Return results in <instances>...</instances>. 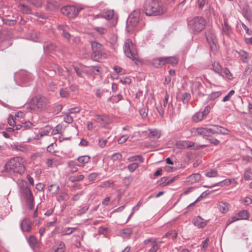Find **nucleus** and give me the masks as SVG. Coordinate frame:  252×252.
Masks as SVG:
<instances>
[{
  "label": "nucleus",
  "instance_id": "obj_27",
  "mask_svg": "<svg viewBox=\"0 0 252 252\" xmlns=\"http://www.w3.org/2000/svg\"><path fill=\"white\" fill-rule=\"evenodd\" d=\"M77 165L73 160H71L68 162V167L71 173L76 172L78 169L77 167Z\"/></svg>",
  "mask_w": 252,
  "mask_h": 252
},
{
  "label": "nucleus",
  "instance_id": "obj_14",
  "mask_svg": "<svg viewBox=\"0 0 252 252\" xmlns=\"http://www.w3.org/2000/svg\"><path fill=\"white\" fill-rule=\"evenodd\" d=\"M23 193L27 203L33 202L34 198L30 189L27 187L24 189Z\"/></svg>",
  "mask_w": 252,
  "mask_h": 252
},
{
  "label": "nucleus",
  "instance_id": "obj_11",
  "mask_svg": "<svg viewBox=\"0 0 252 252\" xmlns=\"http://www.w3.org/2000/svg\"><path fill=\"white\" fill-rule=\"evenodd\" d=\"M177 146L181 149H188L192 148L193 149H198L199 147L198 146H195V143L190 141H182L177 143Z\"/></svg>",
  "mask_w": 252,
  "mask_h": 252
},
{
  "label": "nucleus",
  "instance_id": "obj_26",
  "mask_svg": "<svg viewBox=\"0 0 252 252\" xmlns=\"http://www.w3.org/2000/svg\"><path fill=\"white\" fill-rule=\"evenodd\" d=\"M230 30V27L228 25L227 22L224 20V24L222 25V34L227 36L229 35Z\"/></svg>",
  "mask_w": 252,
  "mask_h": 252
},
{
  "label": "nucleus",
  "instance_id": "obj_21",
  "mask_svg": "<svg viewBox=\"0 0 252 252\" xmlns=\"http://www.w3.org/2000/svg\"><path fill=\"white\" fill-rule=\"evenodd\" d=\"M208 0H197V6L199 10H202L205 7H208Z\"/></svg>",
  "mask_w": 252,
  "mask_h": 252
},
{
  "label": "nucleus",
  "instance_id": "obj_7",
  "mask_svg": "<svg viewBox=\"0 0 252 252\" xmlns=\"http://www.w3.org/2000/svg\"><path fill=\"white\" fill-rule=\"evenodd\" d=\"M91 45L93 51L91 58L94 61L100 62V60L106 58V54L103 51V46L100 43L93 41L91 42Z\"/></svg>",
  "mask_w": 252,
  "mask_h": 252
},
{
  "label": "nucleus",
  "instance_id": "obj_62",
  "mask_svg": "<svg viewBox=\"0 0 252 252\" xmlns=\"http://www.w3.org/2000/svg\"><path fill=\"white\" fill-rule=\"evenodd\" d=\"M94 30L97 31L99 33L101 34H105L107 32V30L106 29L102 28V27H94Z\"/></svg>",
  "mask_w": 252,
  "mask_h": 252
},
{
  "label": "nucleus",
  "instance_id": "obj_29",
  "mask_svg": "<svg viewBox=\"0 0 252 252\" xmlns=\"http://www.w3.org/2000/svg\"><path fill=\"white\" fill-rule=\"evenodd\" d=\"M191 98V95L189 93L185 92L182 94V100L184 104H188Z\"/></svg>",
  "mask_w": 252,
  "mask_h": 252
},
{
  "label": "nucleus",
  "instance_id": "obj_50",
  "mask_svg": "<svg viewBox=\"0 0 252 252\" xmlns=\"http://www.w3.org/2000/svg\"><path fill=\"white\" fill-rule=\"evenodd\" d=\"M139 166L137 163L134 162L128 165L127 168L130 172L134 171Z\"/></svg>",
  "mask_w": 252,
  "mask_h": 252
},
{
  "label": "nucleus",
  "instance_id": "obj_18",
  "mask_svg": "<svg viewBox=\"0 0 252 252\" xmlns=\"http://www.w3.org/2000/svg\"><path fill=\"white\" fill-rule=\"evenodd\" d=\"M57 46L54 43H48L43 46V49L46 53H51L56 50Z\"/></svg>",
  "mask_w": 252,
  "mask_h": 252
},
{
  "label": "nucleus",
  "instance_id": "obj_55",
  "mask_svg": "<svg viewBox=\"0 0 252 252\" xmlns=\"http://www.w3.org/2000/svg\"><path fill=\"white\" fill-rule=\"evenodd\" d=\"M168 180V177H163L161 178L160 180L158 181V185L162 186L168 185V184H166Z\"/></svg>",
  "mask_w": 252,
  "mask_h": 252
},
{
  "label": "nucleus",
  "instance_id": "obj_51",
  "mask_svg": "<svg viewBox=\"0 0 252 252\" xmlns=\"http://www.w3.org/2000/svg\"><path fill=\"white\" fill-rule=\"evenodd\" d=\"M128 160L129 161H135V160H138L141 163H142L143 162V157L140 155H137L135 156H132L131 157H130L128 158Z\"/></svg>",
  "mask_w": 252,
  "mask_h": 252
},
{
  "label": "nucleus",
  "instance_id": "obj_17",
  "mask_svg": "<svg viewBox=\"0 0 252 252\" xmlns=\"http://www.w3.org/2000/svg\"><path fill=\"white\" fill-rule=\"evenodd\" d=\"M47 67L50 71L53 70L54 71V73L51 74V75H54V74H56L57 72L60 76H62L63 75V69L61 67H59L56 64L53 63L50 66H48Z\"/></svg>",
  "mask_w": 252,
  "mask_h": 252
},
{
  "label": "nucleus",
  "instance_id": "obj_24",
  "mask_svg": "<svg viewBox=\"0 0 252 252\" xmlns=\"http://www.w3.org/2000/svg\"><path fill=\"white\" fill-rule=\"evenodd\" d=\"M91 158L89 156H80L77 158L78 161L82 164L83 166L85 164L88 163L90 160Z\"/></svg>",
  "mask_w": 252,
  "mask_h": 252
},
{
  "label": "nucleus",
  "instance_id": "obj_61",
  "mask_svg": "<svg viewBox=\"0 0 252 252\" xmlns=\"http://www.w3.org/2000/svg\"><path fill=\"white\" fill-rule=\"evenodd\" d=\"M98 174L95 172H93L91 173L88 177V180L89 181H94L96 180Z\"/></svg>",
  "mask_w": 252,
  "mask_h": 252
},
{
  "label": "nucleus",
  "instance_id": "obj_30",
  "mask_svg": "<svg viewBox=\"0 0 252 252\" xmlns=\"http://www.w3.org/2000/svg\"><path fill=\"white\" fill-rule=\"evenodd\" d=\"M239 220H247L249 218V214L247 211L243 210L237 214Z\"/></svg>",
  "mask_w": 252,
  "mask_h": 252
},
{
  "label": "nucleus",
  "instance_id": "obj_20",
  "mask_svg": "<svg viewBox=\"0 0 252 252\" xmlns=\"http://www.w3.org/2000/svg\"><path fill=\"white\" fill-rule=\"evenodd\" d=\"M238 54L241 57V60L243 63H247L251 58V55L244 50H240Z\"/></svg>",
  "mask_w": 252,
  "mask_h": 252
},
{
  "label": "nucleus",
  "instance_id": "obj_57",
  "mask_svg": "<svg viewBox=\"0 0 252 252\" xmlns=\"http://www.w3.org/2000/svg\"><path fill=\"white\" fill-rule=\"evenodd\" d=\"M22 124L23 130L30 129L32 126L33 125V124L30 121H27L24 123H22Z\"/></svg>",
  "mask_w": 252,
  "mask_h": 252
},
{
  "label": "nucleus",
  "instance_id": "obj_15",
  "mask_svg": "<svg viewBox=\"0 0 252 252\" xmlns=\"http://www.w3.org/2000/svg\"><path fill=\"white\" fill-rule=\"evenodd\" d=\"M164 57H159L152 60L153 65L156 68H160L165 64Z\"/></svg>",
  "mask_w": 252,
  "mask_h": 252
},
{
  "label": "nucleus",
  "instance_id": "obj_40",
  "mask_svg": "<svg viewBox=\"0 0 252 252\" xmlns=\"http://www.w3.org/2000/svg\"><path fill=\"white\" fill-rule=\"evenodd\" d=\"M28 242L31 247L32 248H33L36 246L37 244V240L34 236L31 235L29 237Z\"/></svg>",
  "mask_w": 252,
  "mask_h": 252
},
{
  "label": "nucleus",
  "instance_id": "obj_31",
  "mask_svg": "<svg viewBox=\"0 0 252 252\" xmlns=\"http://www.w3.org/2000/svg\"><path fill=\"white\" fill-rule=\"evenodd\" d=\"M205 117L202 112H198L196 113L192 117V120L195 122H197L201 121Z\"/></svg>",
  "mask_w": 252,
  "mask_h": 252
},
{
  "label": "nucleus",
  "instance_id": "obj_36",
  "mask_svg": "<svg viewBox=\"0 0 252 252\" xmlns=\"http://www.w3.org/2000/svg\"><path fill=\"white\" fill-rule=\"evenodd\" d=\"M60 96L63 98H66L69 96L70 92L68 88H62L60 91Z\"/></svg>",
  "mask_w": 252,
  "mask_h": 252
},
{
  "label": "nucleus",
  "instance_id": "obj_1",
  "mask_svg": "<svg viewBox=\"0 0 252 252\" xmlns=\"http://www.w3.org/2000/svg\"><path fill=\"white\" fill-rule=\"evenodd\" d=\"M25 170L22 158L15 157L7 161L4 167L3 172H7L9 174H23Z\"/></svg>",
  "mask_w": 252,
  "mask_h": 252
},
{
  "label": "nucleus",
  "instance_id": "obj_4",
  "mask_svg": "<svg viewBox=\"0 0 252 252\" xmlns=\"http://www.w3.org/2000/svg\"><path fill=\"white\" fill-rule=\"evenodd\" d=\"M123 49L124 53L127 57L131 59L136 64L140 62L136 46L131 40L126 39L124 43Z\"/></svg>",
  "mask_w": 252,
  "mask_h": 252
},
{
  "label": "nucleus",
  "instance_id": "obj_64",
  "mask_svg": "<svg viewBox=\"0 0 252 252\" xmlns=\"http://www.w3.org/2000/svg\"><path fill=\"white\" fill-rule=\"evenodd\" d=\"M64 121L67 123L71 124L73 122V118L70 116L68 113H66L64 117Z\"/></svg>",
  "mask_w": 252,
  "mask_h": 252
},
{
  "label": "nucleus",
  "instance_id": "obj_35",
  "mask_svg": "<svg viewBox=\"0 0 252 252\" xmlns=\"http://www.w3.org/2000/svg\"><path fill=\"white\" fill-rule=\"evenodd\" d=\"M84 178V176L83 175L70 176L69 177V181H70L71 182H79L83 180Z\"/></svg>",
  "mask_w": 252,
  "mask_h": 252
},
{
  "label": "nucleus",
  "instance_id": "obj_53",
  "mask_svg": "<svg viewBox=\"0 0 252 252\" xmlns=\"http://www.w3.org/2000/svg\"><path fill=\"white\" fill-rule=\"evenodd\" d=\"M205 175L208 177H214L217 175V171L215 169H211L210 171L205 173Z\"/></svg>",
  "mask_w": 252,
  "mask_h": 252
},
{
  "label": "nucleus",
  "instance_id": "obj_49",
  "mask_svg": "<svg viewBox=\"0 0 252 252\" xmlns=\"http://www.w3.org/2000/svg\"><path fill=\"white\" fill-rule=\"evenodd\" d=\"M158 243L157 242L153 241L152 247L149 249L148 252H156L158 250Z\"/></svg>",
  "mask_w": 252,
  "mask_h": 252
},
{
  "label": "nucleus",
  "instance_id": "obj_3",
  "mask_svg": "<svg viewBox=\"0 0 252 252\" xmlns=\"http://www.w3.org/2000/svg\"><path fill=\"white\" fill-rule=\"evenodd\" d=\"M49 103V101L46 97L38 95L32 98L29 104L32 110L42 111L47 108Z\"/></svg>",
  "mask_w": 252,
  "mask_h": 252
},
{
  "label": "nucleus",
  "instance_id": "obj_52",
  "mask_svg": "<svg viewBox=\"0 0 252 252\" xmlns=\"http://www.w3.org/2000/svg\"><path fill=\"white\" fill-rule=\"evenodd\" d=\"M132 233V229L130 228H125L122 230V235L124 237H126Z\"/></svg>",
  "mask_w": 252,
  "mask_h": 252
},
{
  "label": "nucleus",
  "instance_id": "obj_10",
  "mask_svg": "<svg viewBox=\"0 0 252 252\" xmlns=\"http://www.w3.org/2000/svg\"><path fill=\"white\" fill-rule=\"evenodd\" d=\"M206 39L211 49L215 46L218 43V40L215 32L211 30H208L205 32Z\"/></svg>",
  "mask_w": 252,
  "mask_h": 252
},
{
  "label": "nucleus",
  "instance_id": "obj_19",
  "mask_svg": "<svg viewBox=\"0 0 252 252\" xmlns=\"http://www.w3.org/2000/svg\"><path fill=\"white\" fill-rule=\"evenodd\" d=\"M194 224L198 227V228L204 227L207 223L200 216H197L194 220Z\"/></svg>",
  "mask_w": 252,
  "mask_h": 252
},
{
  "label": "nucleus",
  "instance_id": "obj_5",
  "mask_svg": "<svg viewBox=\"0 0 252 252\" xmlns=\"http://www.w3.org/2000/svg\"><path fill=\"white\" fill-rule=\"evenodd\" d=\"M206 25V20L200 16L194 17L188 23L189 28L194 34H197L202 31L205 29Z\"/></svg>",
  "mask_w": 252,
  "mask_h": 252
},
{
  "label": "nucleus",
  "instance_id": "obj_63",
  "mask_svg": "<svg viewBox=\"0 0 252 252\" xmlns=\"http://www.w3.org/2000/svg\"><path fill=\"white\" fill-rule=\"evenodd\" d=\"M219 128H220V131H219L220 134L227 135L230 132L229 130H228V129H227L223 126H220V127Z\"/></svg>",
  "mask_w": 252,
  "mask_h": 252
},
{
  "label": "nucleus",
  "instance_id": "obj_37",
  "mask_svg": "<svg viewBox=\"0 0 252 252\" xmlns=\"http://www.w3.org/2000/svg\"><path fill=\"white\" fill-rule=\"evenodd\" d=\"M88 70L85 72H90L95 74H98L100 72L99 67L97 66H90L88 67Z\"/></svg>",
  "mask_w": 252,
  "mask_h": 252
},
{
  "label": "nucleus",
  "instance_id": "obj_33",
  "mask_svg": "<svg viewBox=\"0 0 252 252\" xmlns=\"http://www.w3.org/2000/svg\"><path fill=\"white\" fill-rule=\"evenodd\" d=\"M123 98V96L121 94H118L116 95H113L108 98V101L112 102V103H117Z\"/></svg>",
  "mask_w": 252,
  "mask_h": 252
},
{
  "label": "nucleus",
  "instance_id": "obj_48",
  "mask_svg": "<svg viewBox=\"0 0 252 252\" xmlns=\"http://www.w3.org/2000/svg\"><path fill=\"white\" fill-rule=\"evenodd\" d=\"M51 128L49 126H46L45 128L40 132V137L47 135L49 133Z\"/></svg>",
  "mask_w": 252,
  "mask_h": 252
},
{
  "label": "nucleus",
  "instance_id": "obj_54",
  "mask_svg": "<svg viewBox=\"0 0 252 252\" xmlns=\"http://www.w3.org/2000/svg\"><path fill=\"white\" fill-rule=\"evenodd\" d=\"M113 185H114L113 182H112L110 180H107V181L103 182L101 184L100 187L102 188H107V187H110L111 186H113Z\"/></svg>",
  "mask_w": 252,
  "mask_h": 252
},
{
  "label": "nucleus",
  "instance_id": "obj_59",
  "mask_svg": "<svg viewBox=\"0 0 252 252\" xmlns=\"http://www.w3.org/2000/svg\"><path fill=\"white\" fill-rule=\"evenodd\" d=\"M139 113L143 118H145L148 115V109L143 107L139 109Z\"/></svg>",
  "mask_w": 252,
  "mask_h": 252
},
{
  "label": "nucleus",
  "instance_id": "obj_16",
  "mask_svg": "<svg viewBox=\"0 0 252 252\" xmlns=\"http://www.w3.org/2000/svg\"><path fill=\"white\" fill-rule=\"evenodd\" d=\"M201 175L199 173H194L189 176L187 178V181L190 184L198 182L201 180Z\"/></svg>",
  "mask_w": 252,
  "mask_h": 252
},
{
  "label": "nucleus",
  "instance_id": "obj_22",
  "mask_svg": "<svg viewBox=\"0 0 252 252\" xmlns=\"http://www.w3.org/2000/svg\"><path fill=\"white\" fill-rule=\"evenodd\" d=\"M165 63L166 64H170L172 65H175L178 63V60L174 57H164Z\"/></svg>",
  "mask_w": 252,
  "mask_h": 252
},
{
  "label": "nucleus",
  "instance_id": "obj_47",
  "mask_svg": "<svg viewBox=\"0 0 252 252\" xmlns=\"http://www.w3.org/2000/svg\"><path fill=\"white\" fill-rule=\"evenodd\" d=\"M69 197L68 194L66 192H62L61 195L58 196L57 198V200L59 202H61L62 201L65 199H68Z\"/></svg>",
  "mask_w": 252,
  "mask_h": 252
},
{
  "label": "nucleus",
  "instance_id": "obj_13",
  "mask_svg": "<svg viewBox=\"0 0 252 252\" xmlns=\"http://www.w3.org/2000/svg\"><path fill=\"white\" fill-rule=\"evenodd\" d=\"M20 227L23 232H29L31 230V222L28 218H25L21 222Z\"/></svg>",
  "mask_w": 252,
  "mask_h": 252
},
{
  "label": "nucleus",
  "instance_id": "obj_42",
  "mask_svg": "<svg viewBox=\"0 0 252 252\" xmlns=\"http://www.w3.org/2000/svg\"><path fill=\"white\" fill-rule=\"evenodd\" d=\"M60 187L58 184L51 185L49 187V190L52 193H56L59 190Z\"/></svg>",
  "mask_w": 252,
  "mask_h": 252
},
{
  "label": "nucleus",
  "instance_id": "obj_2",
  "mask_svg": "<svg viewBox=\"0 0 252 252\" xmlns=\"http://www.w3.org/2000/svg\"><path fill=\"white\" fill-rule=\"evenodd\" d=\"M143 8L145 14L148 16H155L163 13L162 4L158 0H153L148 3H145Z\"/></svg>",
  "mask_w": 252,
  "mask_h": 252
},
{
  "label": "nucleus",
  "instance_id": "obj_9",
  "mask_svg": "<svg viewBox=\"0 0 252 252\" xmlns=\"http://www.w3.org/2000/svg\"><path fill=\"white\" fill-rule=\"evenodd\" d=\"M192 94L197 97H202L206 95V90L204 86L199 82H195L192 84Z\"/></svg>",
  "mask_w": 252,
  "mask_h": 252
},
{
  "label": "nucleus",
  "instance_id": "obj_28",
  "mask_svg": "<svg viewBox=\"0 0 252 252\" xmlns=\"http://www.w3.org/2000/svg\"><path fill=\"white\" fill-rule=\"evenodd\" d=\"M114 12L113 10H107V11L103 13L101 15V17L105 18L107 20H110L113 18L114 16Z\"/></svg>",
  "mask_w": 252,
  "mask_h": 252
},
{
  "label": "nucleus",
  "instance_id": "obj_43",
  "mask_svg": "<svg viewBox=\"0 0 252 252\" xmlns=\"http://www.w3.org/2000/svg\"><path fill=\"white\" fill-rule=\"evenodd\" d=\"M243 12L244 16L247 18L251 15L252 12L248 5H247L243 8Z\"/></svg>",
  "mask_w": 252,
  "mask_h": 252
},
{
  "label": "nucleus",
  "instance_id": "obj_38",
  "mask_svg": "<svg viewBox=\"0 0 252 252\" xmlns=\"http://www.w3.org/2000/svg\"><path fill=\"white\" fill-rule=\"evenodd\" d=\"M213 70L220 75H222V67L219 63H214L212 65Z\"/></svg>",
  "mask_w": 252,
  "mask_h": 252
},
{
  "label": "nucleus",
  "instance_id": "obj_46",
  "mask_svg": "<svg viewBox=\"0 0 252 252\" xmlns=\"http://www.w3.org/2000/svg\"><path fill=\"white\" fill-rule=\"evenodd\" d=\"M232 182V181L231 179H225L223 180V181L220 182L219 183H217L216 185L211 186L210 187H214L216 186H223V185H226L228 186L230 185Z\"/></svg>",
  "mask_w": 252,
  "mask_h": 252
},
{
  "label": "nucleus",
  "instance_id": "obj_44",
  "mask_svg": "<svg viewBox=\"0 0 252 252\" xmlns=\"http://www.w3.org/2000/svg\"><path fill=\"white\" fill-rule=\"evenodd\" d=\"M105 92L106 91L103 89H102L99 88H97L95 90V95L97 98L100 99L102 97Z\"/></svg>",
  "mask_w": 252,
  "mask_h": 252
},
{
  "label": "nucleus",
  "instance_id": "obj_39",
  "mask_svg": "<svg viewBox=\"0 0 252 252\" xmlns=\"http://www.w3.org/2000/svg\"><path fill=\"white\" fill-rule=\"evenodd\" d=\"M221 94V92L220 91H217L212 93L211 94H210L208 96V100H214L216 98L219 97Z\"/></svg>",
  "mask_w": 252,
  "mask_h": 252
},
{
  "label": "nucleus",
  "instance_id": "obj_12",
  "mask_svg": "<svg viewBox=\"0 0 252 252\" xmlns=\"http://www.w3.org/2000/svg\"><path fill=\"white\" fill-rule=\"evenodd\" d=\"M191 132L194 135H199L202 136H208L207 128L205 127H193L191 129Z\"/></svg>",
  "mask_w": 252,
  "mask_h": 252
},
{
  "label": "nucleus",
  "instance_id": "obj_6",
  "mask_svg": "<svg viewBox=\"0 0 252 252\" xmlns=\"http://www.w3.org/2000/svg\"><path fill=\"white\" fill-rule=\"evenodd\" d=\"M143 10L141 9H135L128 16L126 22V30L128 32H132L137 25L140 19V15Z\"/></svg>",
  "mask_w": 252,
  "mask_h": 252
},
{
  "label": "nucleus",
  "instance_id": "obj_60",
  "mask_svg": "<svg viewBox=\"0 0 252 252\" xmlns=\"http://www.w3.org/2000/svg\"><path fill=\"white\" fill-rule=\"evenodd\" d=\"M27 1L35 6L40 7L41 6V0H27Z\"/></svg>",
  "mask_w": 252,
  "mask_h": 252
},
{
  "label": "nucleus",
  "instance_id": "obj_25",
  "mask_svg": "<svg viewBox=\"0 0 252 252\" xmlns=\"http://www.w3.org/2000/svg\"><path fill=\"white\" fill-rule=\"evenodd\" d=\"M149 131H150L149 133V137L150 138H158L160 136V133L159 131L156 129H155L153 130L151 129H149Z\"/></svg>",
  "mask_w": 252,
  "mask_h": 252
},
{
  "label": "nucleus",
  "instance_id": "obj_34",
  "mask_svg": "<svg viewBox=\"0 0 252 252\" xmlns=\"http://www.w3.org/2000/svg\"><path fill=\"white\" fill-rule=\"evenodd\" d=\"M19 8L20 10L24 13L29 14L31 12V9L29 6L24 4H19Z\"/></svg>",
  "mask_w": 252,
  "mask_h": 252
},
{
  "label": "nucleus",
  "instance_id": "obj_8",
  "mask_svg": "<svg viewBox=\"0 0 252 252\" xmlns=\"http://www.w3.org/2000/svg\"><path fill=\"white\" fill-rule=\"evenodd\" d=\"M82 9L81 7H78L73 5H66L61 9V12L69 18H73L78 15L79 11Z\"/></svg>",
  "mask_w": 252,
  "mask_h": 252
},
{
  "label": "nucleus",
  "instance_id": "obj_56",
  "mask_svg": "<svg viewBox=\"0 0 252 252\" xmlns=\"http://www.w3.org/2000/svg\"><path fill=\"white\" fill-rule=\"evenodd\" d=\"M213 107V104H210V105H208L206 106L204 109V111H202V113L204 115L205 117H206L208 113L210 112L211 108Z\"/></svg>",
  "mask_w": 252,
  "mask_h": 252
},
{
  "label": "nucleus",
  "instance_id": "obj_32",
  "mask_svg": "<svg viewBox=\"0 0 252 252\" xmlns=\"http://www.w3.org/2000/svg\"><path fill=\"white\" fill-rule=\"evenodd\" d=\"M18 76H19L20 80L24 84H26L27 83V79L29 77V74L27 72H22L21 73H20Z\"/></svg>",
  "mask_w": 252,
  "mask_h": 252
},
{
  "label": "nucleus",
  "instance_id": "obj_23",
  "mask_svg": "<svg viewBox=\"0 0 252 252\" xmlns=\"http://www.w3.org/2000/svg\"><path fill=\"white\" fill-rule=\"evenodd\" d=\"M220 211L223 213H225L228 210V204L226 203L220 202L218 204Z\"/></svg>",
  "mask_w": 252,
  "mask_h": 252
},
{
  "label": "nucleus",
  "instance_id": "obj_45",
  "mask_svg": "<svg viewBox=\"0 0 252 252\" xmlns=\"http://www.w3.org/2000/svg\"><path fill=\"white\" fill-rule=\"evenodd\" d=\"M221 76H225L226 78L229 79H231V78H232L231 73H230L229 70L227 68H225L223 70L221 71Z\"/></svg>",
  "mask_w": 252,
  "mask_h": 252
},
{
  "label": "nucleus",
  "instance_id": "obj_58",
  "mask_svg": "<svg viewBox=\"0 0 252 252\" xmlns=\"http://www.w3.org/2000/svg\"><path fill=\"white\" fill-rule=\"evenodd\" d=\"M122 156L119 153H116L113 154L111 156V159L113 161L120 160L122 159Z\"/></svg>",
  "mask_w": 252,
  "mask_h": 252
},
{
  "label": "nucleus",
  "instance_id": "obj_41",
  "mask_svg": "<svg viewBox=\"0 0 252 252\" xmlns=\"http://www.w3.org/2000/svg\"><path fill=\"white\" fill-rule=\"evenodd\" d=\"M251 168H247L246 169L244 172V178L246 181H249L252 179V177L251 176Z\"/></svg>",
  "mask_w": 252,
  "mask_h": 252
}]
</instances>
